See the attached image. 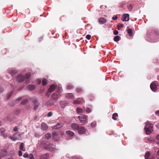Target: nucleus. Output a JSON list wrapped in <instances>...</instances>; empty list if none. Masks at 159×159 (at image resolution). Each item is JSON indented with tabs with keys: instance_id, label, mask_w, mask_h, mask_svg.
Here are the masks:
<instances>
[{
	"instance_id": "nucleus-51",
	"label": "nucleus",
	"mask_w": 159,
	"mask_h": 159,
	"mask_svg": "<svg viewBox=\"0 0 159 159\" xmlns=\"http://www.w3.org/2000/svg\"><path fill=\"white\" fill-rule=\"evenodd\" d=\"M91 126L92 127H94L96 126V123L95 122L92 123L91 124Z\"/></svg>"
},
{
	"instance_id": "nucleus-37",
	"label": "nucleus",
	"mask_w": 159,
	"mask_h": 159,
	"mask_svg": "<svg viewBox=\"0 0 159 159\" xmlns=\"http://www.w3.org/2000/svg\"><path fill=\"white\" fill-rule=\"evenodd\" d=\"M128 33L130 36H132L133 35L132 31L130 29H128L127 30Z\"/></svg>"
},
{
	"instance_id": "nucleus-5",
	"label": "nucleus",
	"mask_w": 159,
	"mask_h": 159,
	"mask_svg": "<svg viewBox=\"0 0 159 159\" xmlns=\"http://www.w3.org/2000/svg\"><path fill=\"white\" fill-rule=\"evenodd\" d=\"M30 100L31 101L33 102L34 103V108L35 109H36L38 107L39 103L38 102L37 100L35 98H30Z\"/></svg>"
},
{
	"instance_id": "nucleus-38",
	"label": "nucleus",
	"mask_w": 159,
	"mask_h": 159,
	"mask_svg": "<svg viewBox=\"0 0 159 159\" xmlns=\"http://www.w3.org/2000/svg\"><path fill=\"white\" fill-rule=\"evenodd\" d=\"M5 129L3 128H2L0 129V132L1 134V135L4 134L5 132Z\"/></svg>"
},
{
	"instance_id": "nucleus-23",
	"label": "nucleus",
	"mask_w": 159,
	"mask_h": 159,
	"mask_svg": "<svg viewBox=\"0 0 159 159\" xmlns=\"http://www.w3.org/2000/svg\"><path fill=\"white\" fill-rule=\"evenodd\" d=\"M99 22L101 24H104L106 22V20L104 18H100L99 19Z\"/></svg>"
},
{
	"instance_id": "nucleus-64",
	"label": "nucleus",
	"mask_w": 159,
	"mask_h": 159,
	"mask_svg": "<svg viewBox=\"0 0 159 159\" xmlns=\"http://www.w3.org/2000/svg\"><path fill=\"white\" fill-rule=\"evenodd\" d=\"M158 80H159V78H158Z\"/></svg>"
},
{
	"instance_id": "nucleus-35",
	"label": "nucleus",
	"mask_w": 159,
	"mask_h": 159,
	"mask_svg": "<svg viewBox=\"0 0 159 159\" xmlns=\"http://www.w3.org/2000/svg\"><path fill=\"white\" fill-rule=\"evenodd\" d=\"M120 37L119 36L117 35L115 36L114 38V40L116 42H117L119 41Z\"/></svg>"
},
{
	"instance_id": "nucleus-31",
	"label": "nucleus",
	"mask_w": 159,
	"mask_h": 159,
	"mask_svg": "<svg viewBox=\"0 0 159 159\" xmlns=\"http://www.w3.org/2000/svg\"><path fill=\"white\" fill-rule=\"evenodd\" d=\"M77 111L78 113H81L83 112V110L81 108L77 107Z\"/></svg>"
},
{
	"instance_id": "nucleus-56",
	"label": "nucleus",
	"mask_w": 159,
	"mask_h": 159,
	"mask_svg": "<svg viewBox=\"0 0 159 159\" xmlns=\"http://www.w3.org/2000/svg\"><path fill=\"white\" fill-rule=\"evenodd\" d=\"M12 94V93H11L7 97H8V98H9L11 96Z\"/></svg>"
},
{
	"instance_id": "nucleus-46",
	"label": "nucleus",
	"mask_w": 159,
	"mask_h": 159,
	"mask_svg": "<svg viewBox=\"0 0 159 159\" xmlns=\"http://www.w3.org/2000/svg\"><path fill=\"white\" fill-rule=\"evenodd\" d=\"M21 150H19L18 152V153H19V156H20V157L21 156H22V151H21Z\"/></svg>"
},
{
	"instance_id": "nucleus-14",
	"label": "nucleus",
	"mask_w": 159,
	"mask_h": 159,
	"mask_svg": "<svg viewBox=\"0 0 159 159\" xmlns=\"http://www.w3.org/2000/svg\"><path fill=\"white\" fill-rule=\"evenodd\" d=\"M58 94L56 93H53L52 95V99L53 101H57L58 100Z\"/></svg>"
},
{
	"instance_id": "nucleus-39",
	"label": "nucleus",
	"mask_w": 159,
	"mask_h": 159,
	"mask_svg": "<svg viewBox=\"0 0 159 159\" xmlns=\"http://www.w3.org/2000/svg\"><path fill=\"white\" fill-rule=\"evenodd\" d=\"M85 110L88 113H89L91 112V109L88 107L86 108V109H85Z\"/></svg>"
},
{
	"instance_id": "nucleus-10",
	"label": "nucleus",
	"mask_w": 159,
	"mask_h": 159,
	"mask_svg": "<svg viewBox=\"0 0 159 159\" xmlns=\"http://www.w3.org/2000/svg\"><path fill=\"white\" fill-rule=\"evenodd\" d=\"M75 97L72 93H66V98L68 99H74Z\"/></svg>"
},
{
	"instance_id": "nucleus-21",
	"label": "nucleus",
	"mask_w": 159,
	"mask_h": 159,
	"mask_svg": "<svg viewBox=\"0 0 159 159\" xmlns=\"http://www.w3.org/2000/svg\"><path fill=\"white\" fill-rule=\"evenodd\" d=\"M83 102V101L82 100H81L80 99H78L74 101V104H79L82 102Z\"/></svg>"
},
{
	"instance_id": "nucleus-17",
	"label": "nucleus",
	"mask_w": 159,
	"mask_h": 159,
	"mask_svg": "<svg viewBox=\"0 0 159 159\" xmlns=\"http://www.w3.org/2000/svg\"><path fill=\"white\" fill-rule=\"evenodd\" d=\"M40 158L41 159H49V155L48 153H46L41 156Z\"/></svg>"
},
{
	"instance_id": "nucleus-20",
	"label": "nucleus",
	"mask_w": 159,
	"mask_h": 159,
	"mask_svg": "<svg viewBox=\"0 0 159 159\" xmlns=\"http://www.w3.org/2000/svg\"><path fill=\"white\" fill-rule=\"evenodd\" d=\"M7 155V151L6 150L4 149L1 152V154H0V155H1L2 156V157H5Z\"/></svg>"
},
{
	"instance_id": "nucleus-43",
	"label": "nucleus",
	"mask_w": 159,
	"mask_h": 159,
	"mask_svg": "<svg viewBox=\"0 0 159 159\" xmlns=\"http://www.w3.org/2000/svg\"><path fill=\"white\" fill-rule=\"evenodd\" d=\"M91 35L89 34H88L86 35V38L88 40H89L91 39Z\"/></svg>"
},
{
	"instance_id": "nucleus-19",
	"label": "nucleus",
	"mask_w": 159,
	"mask_h": 159,
	"mask_svg": "<svg viewBox=\"0 0 159 159\" xmlns=\"http://www.w3.org/2000/svg\"><path fill=\"white\" fill-rule=\"evenodd\" d=\"M28 87L29 90H33L35 88L36 86L34 85L30 84L28 86Z\"/></svg>"
},
{
	"instance_id": "nucleus-44",
	"label": "nucleus",
	"mask_w": 159,
	"mask_h": 159,
	"mask_svg": "<svg viewBox=\"0 0 159 159\" xmlns=\"http://www.w3.org/2000/svg\"><path fill=\"white\" fill-rule=\"evenodd\" d=\"M28 154L27 153H25L23 155V157L25 158L28 157Z\"/></svg>"
},
{
	"instance_id": "nucleus-11",
	"label": "nucleus",
	"mask_w": 159,
	"mask_h": 159,
	"mask_svg": "<svg viewBox=\"0 0 159 159\" xmlns=\"http://www.w3.org/2000/svg\"><path fill=\"white\" fill-rule=\"evenodd\" d=\"M17 80L19 82H21L24 80L25 77L23 75L20 74L18 76Z\"/></svg>"
},
{
	"instance_id": "nucleus-48",
	"label": "nucleus",
	"mask_w": 159,
	"mask_h": 159,
	"mask_svg": "<svg viewBox=\"0 0 159 159\" xmlns=\"http://www.w3.org/2000/svg\"><path fill=\"white\" fill-rule=\"evenodd\" d=\"M41 80L40 79H38L37 80V82L38 83V84H41Z\"/></svg>"
},
{
	"instance_id": "nucleus-16",
	"label": "nucleus",
	"mask_w": 159,
	"mask_h": 159,
	"mask_svg": "<svg viewBox=\"0 0 159 159\" xmlns=\"http://www.w3.org/2000/svg\"><path fill=\"white\" fill-rule=\"evenodd\" d=\"M63 126V125L62 123H59L52 127V128L54 129H57L61 128Z\"/></svg>"
},
{
	"instance_id": "nucleus-53",
	"label": "nucleus",
	"mask_w": 159,
	"mask_h": 159,
	"mask_svg": "<svg viewBox=\"0 0 159 159\" xmlns=\"http://www.w3.org/2000/svg\"><path fill=\"white\" fill-rule=\"evenodd\" d=\"M49 92L48 91L46 93V95L48 97H49L50 95V93H49Z\"/></svg>"
},
{
	"instance_id": "nucleus-3",
	"label": "nucleus",
	"mask_w": 159,
	"mask_h": 159,
	"mask_svg": "<svg viewBox=\"0 0 159 159\" xmlns=\"http://www.w3.org/2000/svg\"><path fill=\"white\" fill-rule=\"evenodd\" d=\"M80 121V122L83 124H85L87 123V116L84 115H82L81 116H78L77 117Z\"/></svg>"
},
{
	"instance_id": "nucleus-33",
	"label": "nucleus",
	"mask_w": 159,
	"mask_h": 159,
	"mask_svg": "<svg viewBox=\"0 0 159 159\" xmlns=\"http://www.w3.org/2000/svg\"><path fill=\"white\" fill-rule=\"evenodd\" d=\"M28 99H24L21 102V104L22 105H24L28 101Z\"/></svg>"
},
{
	"instance_id": "nucleus-8",
	"label": "nucleus",
	"mask_w": 159,
	"mask_h": 159,
	"mask_svg": "<svg viewBox=\"0 0 159 159\" xmlns=\"http://www.w3.org/2000/svg\"><path fill=\"white\" fill-rule=\"evenodd\" d=\"M129 19V15L128 14H125L122 16L121 20L123 21H128Z\"/></svg>"
},
{
	"instance_id": "nucleus-25",
	"label": "nucleus",
	"mask_w": 159,
	"mask_h": 159,
	"mask_svg": "<svg viewBox=\"0 0 159 159\" xmlns=\"http://www.w3.org/2000/svg\"><path fill=\"white\" fill-rule=\"evenodd\" d=\"M24 143H21L20 147V150L23 151H25V149L24 148Z\"/></svg>"
},
{
	"instance_id": "nucleus-49",
	"label": "nucleus",
	"mask_w": 159,
	"mask_h": 159,
	"mask_svg": "<svg viewBox=\"0 0 159 159\" xmlns=\"http://www.w3.org/2000/svg\"><path fill=\"white\" fill-rule=\"evenodd\" d=\"M18 130V128L17 127V126H15L13 130L15 132L17 131Z\"/></svg>"
},
{
	"instance_id": "nucleus-41",
	"label": "nucleus",
	"mask_w": 159,
	"mask_h": 159,
	"mask_svg": "<svg viewBox=\"0 0 159 159\" xmlns=\"http://www.w3.org/2000/svg\"><path fill=\"white\" fill-rule=\"evenodd\" d=\"M1 136H2L5 139L7 138L8 137V135L7 134L4 133L1 135Z\"/></svg>"
},
{
	"instance_id": "nucleus-34",
	"label": "nucleus",
	"mask_w": 159,
	"mask_h": 159,
	"mask_svg": "<svg viewBox=\"0 0 159 159\" xmlns=\"http://www.w3.org/2000/svg\"><path fill=\"white\" fill-rule=\"evenodd\" d=\"M48 82V80H47L45 79H43L42 81V84L43 85H45L47 84Z\"/></svg>"
},
{
	"instance_id": "nucleus-7",
	"label": "nucleus",
	"mask_w": 159,
	"mask_h": 159,
	"mask_svg": "<svg viewBox=\"0 0 159 159\" xmlns=\"http://www.w3.org/2000/svg\"><path fill=\"white\" fill-rule=\"evenodd\" d=\"M20 135L18 133L15 134L13 137H10L9 138L12 140L15 141L16 140H19L20 139Z\"/></svg>"
},
{
	"instance_id": "nucleus-27",
	"label": "nucleus",
	"mask_w": 159,
	"mask_h": 159,
	"mask_svg": "<svg viewBox=\"0 0 159 159\" xmlns=\"http://www.w3.org/2000/svg\"><path fill=\"white\" fill-rule=\"evenodd\" d=\"M155 140L156 143L159 144V135H158L156 137Z\"/></svg>"
},
{
	"instance_id": "nucleus-62",
	"label": "nucleus",
	"mask_w": 159,
	"mask_h": 159,
	"mask_svg": "<svg viewBox=\"0 0 159 159\" xmlns=\"http://www.w3.org/2000/svg\"><path fill=\"white\" fill-rule=\"evenodd\" d=\"M10 105H11V106H14V105H12V104H10Z\"/></svg>"
},
{
	"instance_id": "nucleus-2",
	"label": "nucleus",
	"mask_w": 159,
	"mask_h": 159,
	"mask_svg": "<svg viewBox=\"0 0 159 159\" xmlns=\"http://www.w3.org/2000/svg\"><path fill=\"white\" fill-rule=\"evenodd\" d=\"M43 147L46 149L52 152L54 151L55 149L54 145L47 142L44 143Z\"/></svg>"
},
{
	"instance_id": "nucleus-15",
	"label": "nucleus",
	"mask_w": 159,
	"mask_h": 159,
	"mask_svg": "<svg viewBox=\"0 0 159 159\" xmlns=\"http://www.w3.org/2000/svg\"><path fill=\"white\" fill-rule=\"evenodd\" d=\"M48 128V126L45 123L43 122L41 123V129L43 130H46Z\"/></svg>"
},
{
	"instance_id": "nucleus-45",
	"label": "nucleus",
	"mask_w": 159,
	"mask_h": 159,
	"mask_svg": "<svg viewBox=\"0 0 159 159\" xmlns=\"http://www.w3.org/2000/svg\"><path fill=\"white\" fill-rule=\"evenodd\" d=\"M29 159H34L33 157V155L32 154H30L29 155Z\"/></svg>"
},
{
	"instance_id": "nucleus-63",
	"label": "nucleus",
	"mask_w": 159,
	"mask_h": 159,
	"mask_svg": "<svg viewBox=\"0 0 159 159\" xmlns=\"http://www.w3.org/2000/svg\"><path fill=\"white\" fill-rule=\"evenodd\" d=\"M1 125V121H0V125Z\"/></svg>"
},
{
	"instance_id": "nucleus-28",
	"label": "nucleus",
	"mask_w": 159,
	"mask_h": 159,
	"mask_svg": "<svg viewBox=\"0 0 159 159\" xmlns=\"http://www.w3.org/2000/svg\"><path fill=\"white\" fill-rule=\"evenodd\" d=\"M51 137V135L50 133H47L45 134V138L47 139H49Z\"/></svg>"
},
{
	"instance_id": "nucleus-40",
	"label": "nucleus",
	"mask_w": 159,
	"mask_h": 159,
	"mask_svg": "<svg viewBox=\"0 0 159 159\" xmlns=\"http://www.w3.org/2000/svg\"><path fill=\"white\" fill-rule=\"evenodd\" d=\"M53 113L52 111L49 112L48 114V117H51L52 116Z\"/></svg>"
},
{
	"instance_id": "nucleus-32",
	"label": "nucleus",
	"mask_w": 159,
	"mask_h": 159,
	"mask_svg": "<svg viewBox=\"0 0 159 159\" xmlns=\"http://www.w3.org/2000/svg\"><path fill=\"white\" fill-rule=\"evenodd\" d=\"M118 116V115L117 113H114L113 115L112 118L113 120H117V118H116V117H117Z\"/></svg>"
},
{
	"instance_id": "nucleus-36",
	"label": "nucleus",
	"mask_w": 159,
	"mask_h": 159,
	"mask_svg": "<svg viewBox=\"0 0 159 159\" xmlns=\"http://www.w3.org/2000/svg\"><path fill=\"white\" fill-rule=\"evenodd\" d=\"M150 155V154L149 152H146L145 156V159H148Z\"/></svg>"
},
{
	"instance_id": "nucleus-9",
	"label": "nucleus",
	"mask_w": 159,
	"mask_h": 159,
	"mask_svg": "<svg viewBox=\"0 0 159 159\" xmlns=\"http://www.w3.org/2000/svg\"><path fill=\"white\" fill-rule=\"evenodd\" d=\"M58 134L56 132H53L52 133V138L53 139L56 141H58L60 140L58 137Z\"/></svg>"
},
{
	"instance_id": "nucleus-18",
	"label": "nucleus",
	"mask_w": 159,
	"mask_h": 159,
	"mask_svg": "<svg viewBox=\"0 0 159 159\" xmlns=\"http://www.w3.org/2000/svg\"><path fill=\"white\" fill-rule=\"evenodd\" d=\"M31 76V74L30 73H28L26 74V81L27 84H29L30 83L29 80H28L30 78Z\"/></svg>"
},
{
	"instance_id": "nucleus-26",
	"label": "nucleus",
	"mask_w": 159,
	"mask_h": 159,
	"mask_svg": "<svg viewBox=\"0 0 159 159\" xmlns=\"http://www.w3.org/2000/svg\"><path fill=\"white\" fill-rule=\"evenodd\" d=\"M153 38L155 39V40H153V42H156L159 40V36L158 34H155V35Z\"/></svg>"
},
{
	"instance_id": "nucleus-6",
	"label": "nucleus",
	"mask_w": 159,
	"mask_h": 159,
	"mask_svg": "<svg viewBox=\"0 0 159 159\" xmlns=\"http://www.w3.org/2000/svg\"><path fill=\"white\" fill-rule=\"evenodd\" d=\"M157 81H154L150 85L151 89L153 91L155 92L157 89Z\"/></svg>"
},
{
	"instance_id": "nucleus-24",
	"label": "nucleus",
	"mask_w": 159,
	"mask_h": 159,
	"mask_svg": "<svg viewBox=\"0 0 159 159\" xmlns=\"http://www.w3.org/2000/svg\"><path fill=\"white\" fill-rule=\"evenodd\" d=\"M8 73H9L12 76H13L16 72V71L15 70H12L11 69L8 70Z\"/></svg>"
},
{
	"instance_id": "nucleus-52",
	"label": "nucleus",
	"mask_w": 159,
	"mask_h": 159,
	"mask_svg": "<svg viewBox=\"0 0 159 159\" xmlns=\"http://www.w3.org/2000/svg\"><path fill=\"white\" fill-rule=\"evenodd\" d=\"M118 33V32L117 30H115L114 31V34L115 35L117 34Z\"/></svg>"
},
{
	"instance_id": "nucleus-22",
	"label": "nucleus",
	"mask_w": 159,
	"mask_h": 159,
	"mask_svg": "<svg viewBox=\"0 0 159 159\" xmlns=\"http://www.w3.org/2000/svg\"><path fill=\"white\" fill-rule=\"evenodd\" d=\"M66 134L70 136H73L74 135V133L70 130H67L66 131Z\"/></svg>"
},
{
	"instance_id": "nucleus-57",
	"label": "nucleus",
	"mask_w": 159,
	"mask_h": 159,
	"mask_svg": "<svg viewBox=\"0 0 159 159\" xmlns=\"http://www.w3.org/2000/svg\"><path fill=\"white\" fill-rule=\"evenodd\" d=\"M150 159H155V157L154 156H152Z\"/></svg>"
},
{
	"instance_id": "nucleus-61",
	"label": "nucleus",
	"mask_w": 159,
	"mask_h": 159,
	"mask_svg": "<svg viewBox=\"0 0 159 159\" xmlns=\"http://www.w3.org/2000/svg\"><path fill=\"white\" fill-rule=\"evenodd\" d=\"M130 7L131 8V6H129V9H130Z\"/></svg>"
},
{
	"instance_id": "nucleus-55",
	"label": "nucleus",
	"mask_w": 159,
	"mask_h": 159,
	"mask_svg": "<svg viewBox=\"0 0 159 159\" xmlns=\"http://www.w3.org/2000/svg\"><path fill=\"white\" fill-rule=\"evenodd\" d=\"M156 114L159 116V110L156 111L155 112Z\"/></svg>"
},
{
	"instance_id": "nucleus-42",
	"label": "nucleus",
	"mask_w": 159,
	"mask_h": 159,
	"mask_svg": "<svg viewBox=\"0 0 159 159\" xmlns=\"http://www.w3.org/2000/svg\"><path fill=\"white\" fill-rule=\"evenodd\" d=\"M73 88V86L71 84L68 85L67 86V89H70Z\"/></svg>"
},
{
	"instance_id": "nucleus-58",
	"label": "nucleus",
	"mask_w": 159,
	"mask_h": 159,
	"mask_svg": "<svg viewBox=\"0 0 159 159\" xmlns=\"http://www.w3.org/2000/svg\"><path fill=\"white\" fill-rule=\"evenodd\" d=\"M157 154L159 155V150L157 151Z\"/></svg>"
},
{
	"instance_id": "nucleus-59",
	"label": "nucleus",
	"mask_w": 159,
	"mask_h": 159,
	"mask_svg": "<svg viewBox=\"0 0 159 159\" xmlns=\"http://www.w3.org/2000/svg\"><path fill=\"white\" fill-rule=\"evenodd\" d=\"M123 27V25L122 24H121V25H120V27L121 28H122Z\"/></svg>"
},
{
	"instance_id": "nucleus-54",
	"label": "nucleus",
	"mask_w": 159,
	"mask_h": 159,
	"mask_svg": "<svg viewBox=\"0 0 159 159\" xmlns=\"http://www.w3.org/2000/svg\"><path fill=\"white\" fill-rule=\"evenodd\" d=\"M3 90V89L2 87H0V92H2Z\"/></svg>"
},
{
	"instance_id": "nucleus-4",
	"label": "nucleus",
	"mask_w": 159,
	"mask_h": 159,
	"mask_svg": "<svg viewBox=\"0 0 159 159\" xmlns=\"http://www.w3.org/2000/svg\"><path fill=\"white\" fill-rule=\"evenodd\" d=\"M78 133L80 134H89L88 131L86 130L83 127L79 128L78 129Z\"/></svg>"
},
{
	"instance_id": "nucleus-50",
	"label": "nucleus",
	"mask_w": 159,
	"mask_h": 159,
	"mask_svg": "<svg viewBox=\"0 0 159 159\" xmlns=\"http://www.w3.org/2000/svg\"><path fill=\"white\" fill-rule=\"evenodd\" d=\"M117 18V17L116 16H114L112 17L113 20H116Z\"/></svg>"
},
{
	"instance_id": "nucleus-13",
	"label": "nucleus",
	"mask_w": 159,
	"mask_h": 159,
	"mask_svg": "<svg viewBox=\"0 0 159 159\" xmlns=\"http://www.w3.org/2000/svg\"><path fill=\"white\" fill-rule=\"evenodd\" d=\"M71 127L73 129L78 130L79 128V126L78 124L76 123H73L71 124L70 125Z\"/></svg>"
},
{
	"instance_id": "nucleus-29",
	"label": "nucleus",
	"mask_w": 159,
	"mask_h": 159,
	"mask_svg": "<svg viewBox=\"0 0 159 159\" xmlns=\"http://www.w3.org/2000/svg\"><path fill=\"white\" fill-rule=\"evenodd\" d=\"M54 104L53 102H51V101H48L46 104V105L47 106H51L52 105Z\"/></svg>"
},
{
	"instance_id": "nucleus-12",
	"label": "nucleus",
	"mask_w": 159,
	"mask_h": 159,
	"mask_svg": "<svg viewBox=\"0 0 159 159\" xmlns=\"http://www.w3.org/2000/svg\"><path fill=\"white\" fill-rule=\"evenodd\" d=\"M57 85H55L54 84H53L50 85L49 88L48 89V91L50 92H52L54 91V89L57 88Z\"/></svg>"
},
{
	"instance_id": "nucleus-1",
	"label": "nucleus",
	"mask_w": 159,
	"mask_h": 159,
	"mask_svg": "<svg viewBox=\"0 0 159 159\" xmlns=\"http://www.w3.org/2000/svg\"><path fill=\"white\" fill-rule=\"evenodd\" d=\"M144 129L147 134H151L153 130V125L148 122L146 123Z\"/></svg>"
},
{
	"instance_id": "nucleus-60",
	"label": "nucleus",
	"mask_w": 159,
	"mask_h": 159,
	"mask_svg": "<svg viewBox=\"0 0 159 159\" xmlns=\"http://www.w3.org/2000/svg\"><path fill=\"white\" fill-rule=\"evenodd\" d=\"M2 157V156L1 155H0V159H1Z\"/></svg>"
},
{
	"instance_id": "nucleus-30",
	"label": "nucleus",
	"mask_w": 159,
	"mask_h": 159,
	"mask_svg": "<svg viewBox=\"0 0 159 159\" xmlns=\"http://www.w3.org/2000/svg\"><path fill=\"white\" fill-rule=\"evenodd\" d=\"M58 87H57V88L58 87V89L57 91V92L58 93H61L62 91V87L61 85L59 84L58 85Z\"/></svg>"
},
{
	"instance_id": "nucleus-47",
	"label": "nucleus",
	"mask_w": 159,
	"mask_h": 159,
	"mask_svg": "<svg viewBox=\"0 0 159 159\" xmlns=\"http://www.w3.org/2000/svg\"><path fill=\"white\" fill-rule=\"evenodd\" d=\"M22 97H19V98H17L16 99V101H21L22 99Z\"/></svg>"
}]
</instances>
